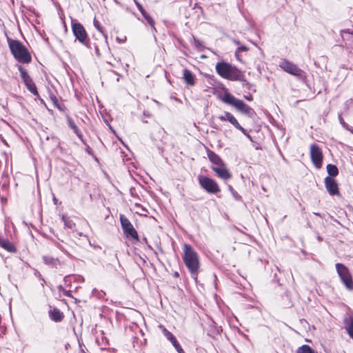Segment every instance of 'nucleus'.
Instances as JSON below:
<instances>
[{"mask_svg":"<svg viewBox=\"0 0 353 353\" xmlns=\"http://www.w3.org/2000/svg\"><path fill=\"white\" fill-rule=\"evenodd\" d=\"M183 260L192 278L196 280L200 267L199 257L196 252L189 244L183 245Z\"/></svg>","mask_w":353,"mask_h":353,"instance_id":"1","label":"nucleus"},{"mask_svg":"<svg viewBox=\"0 0 353 353\" xmlns=\"http://www.w3.org/2000/svg\"><path fill=\"white\" fill-rule=\"evenodd\" d=\"M8 45L14 57L21 63H28L31 61V56L27 48L17 40H8Z\"/></svg>","mask_w":353,"mask_h":353,"instance_id":"2","label":"nucleus"},{"mask_svg":"<svg viewBox=\"0 0 353 353\" xmlns=\"http://www.w3.org/2000/svg\"><path fill=\"white\" fill-rule=\"evenodd\" d=\"M216 71L222 78L230 81L240 80L243 76L242 73L236 67L225 62L217 63Z\"/></svg>","mask_w":353,"mask_h":353,"instance_id":"3","label":"nucleus"},{"mask_svg":"<svg viewBox=\"0 0 353 353\" xmlns=\"http://www.w3.org/2000/svg\"><path fill=\"white\" fill-rule=\"evenodd\" d=\"M221 100L223 102L232 105L238 111L241 112L243 114H247L248 116H251L254 113V110L252 108L247 105L243 101L236 99L231 94L226 92L222 97Z\"/></svg>","mask_w":353,"mask_h":353,"instance_id":"4","label":"nucleus"},{"mask_svg":"<svg viewBox=\"0 0 353 353\" xmlns=\"http://www.w3.org/2000/svg\"><path fill=\"white\" fill-rule=\"evenodd\" d=\"M335 267L337 274L345 288L349 291H353V276L348 268L340 263H336Z\"/></svg>","mask_w":353,"mask_h":353,"instance_id":"5","label":"nucleus"},{"mask_svg":"<svg viewBox=\"0 0 353 353\" xmlns=\"http://www.w3.org/2000/svg\"><path fill=\"white\" fill-rule=\"evenodd\" d=\"M279 66L283 71L297 78L303 79L305 76V73L303 70L287 59H284L281 62Z\"/></svg>","mask_w":353,"mask_h":353,"instance_id":"6","label":"nucleus"},{"mask_svg":"<svg viewBox=\"0 0 353 353\" xmlns=\"http://www.w3.org/2000/svg\"><path fill=\"white\" fill-rule=\"evenodd\" d=\"M72 30L76 39L83 45L88 46L89 38L84 27L77 21H72Z\"/></svg>","mask_w":353,"mask_h":353,"instance_id":"7","label":"nucleus"},{"mask_svg":"<svg viewBox=\"0 0 353 353\" xmlns=\"http://www.w3.org/2000/svg\"><path fill=\"white\" fill-rule=\"evenodd\" d=\"M199 183L202 188L210 194H216L220 192L217 183L211 178L205 176H199Z\"/></svg>","mask_w":353,"mask_h":353,"instance_id":"8","label":"nucleus"},{"mask_svg":"<svg viewBox=\"0 0 353 353\" xmlns=\"http://www.w3.org/2000/svg\"><path fill=\"white\" fill-rule=\"evenodd\" d=\"M310 150L312 162L317 169L321 168L323 159L321 149L317 144L313 143L310 145Z\"/></svg>","mask_w":353,"mask_h":353,"instance_id":"9","label":"nucleus"},{"mask_svg":"<svg viewBox=\"0 0 353 353\" xmlns=\"http://www.w3.org/2000/svg\"><path fill=\"white\" fill-rule=\"evenodd\" d=\"M120 221L121 227L123 230L124 234L127 237L130 236L136 241H139V236L137 232L133 227L131 222L124 215H120Z\"/></svg>","mask_w":353,"mask_h":353,"instance_id":"10","label":"nucleus"},{"mask_svg":"<svg viewBox=\"0 0 353 353\" xmlns=\"http://www.w3.org/2000/svg\"><path fill=\"white\" fill-rule=\"evenodd\" d=\"M18 70L20 72L21 77L26 85L27 89L32 93L35 96H38L39 93L37 92V87L32 81L30 76L28 74L26 69H24L21 65H18Z\"/></svg>","mask_w":353,"mask_h":353,"instance_id":"11","label":"nucleus"},{"mask_svg":"<svg viewBox=\"0 0 353 353\" xmlns=\"http://www.w3.org/2000/svg\"><path fill=\"white\" fill-rule=\"evenodd\" d=\"M325 186L330 196H341L338 183L333 177H325Z\"/></svg>","mask_w":353,"mask_h":353,"instance_id":"12","label":"nucleus"},{"mask_svg":"<svg viewBox=\"0 0 353 353\" xmlns=\"http://www.w3.org/2000/svg\"><path fill=\"white\" fill-rule=\"evenodd\" d=\"M218 118L222 121H229L236 128L241 130L245 135L250 137L249 134H247L246 130L239 123L238 121L231 113L226 112H225L224 115H221Z\"/></svg>","mask_w":353,"mask_h":353,"instance_id":"13","label":"nucleus"},{"mask_svg":"<svg viewBox=\"0 0 353 353\" xmlns=\"http://www.w3.org/2000/svg\"><path fill=\"white\" fill-rule=\"evenodd\" d=\"M212 170L216 172V175L219 178L222 179L227 180L231 178V174L224 163L221 164L219 166H212Z\"/></svg>","mask_w":353,"mask_h":353,"instance_id":"14","label":"nucleus"},{"mask_svg":"<svg viewBox=\"0 0 353 353\" xmlns=\"http://www.w3.org/2000/svg\"><path fill=\"white\" fill-rule=\"evenodd\" d=\"M183 79L185 83L189 86L192 87L196 83V78L194 74L188 69H184L183 70Z\"/></svg>","mask_w":353,"mask_h":353,"instance_id":"15","label":"nucleus"},{"mask_svg":"<svg viewBox=\"0 0 353 353\" xmlns=\"http://www.w3.org/2000/svg\"><path fill=\"white\" fill-rule=\"evenodd\" d=\"M43 263L52 268H58L61 265L62 263L58 258H54L49 255H45L43 256Z\"/></svg>","mask_w":353,"mask_h":353,"instance_id":"16","label":"nucleus"},{"mask_svg":"<svg viewBox=\"0 0 353 353\" xmlns=\"http://www.w3.org/2000/svg\"><path fill=\"white\" fill-rule=\"evenodd\" d=\"M0 246L9 252L14 253L17 252L15 246L6 239L0 237Z\"/></svg>","mask_w":353,"mask_h":353,"instance_id":"17","label":"nucleus"},{"mask_svg":"<svg viewBox=\"0 0 353 353\" xmlns=\"http://www.w3.org/2000/svg\"><path fill=\"white\" fill-rule=\"evenodd\" d=\"M208 157L209 160L213 164L212 166H219L221 164H223V162L221 159L214 152L211 150H208Z\"/></svg>","mask_w":353,"mask_h":353,"instance_id":"18","label":"nucleus"},{"mask_svg":"<svg viewBox=\"0 0 353 353\" xmlns=\"http://www.w3.org/2000/svg\"><path fill=\"white\" fill-rule=\"evenodd\" d=\"M49 315L50 319L55 322L61 321L63 318V313L61 312L60 310L57 308L50 310L49 312Z\"/></svg>","mask_w":353,"mask_h":353,"instance_id":"19","label":"nucleus"},{"mask_svg":"<svg viewBox=\"0 0 353 353\" xmlns=\"http://www.w3.org/2000/svg\"><path fill=\"white\" fill-rule=\"evenodd\" d=\"M160 328L162 330V332L163 333L165 338L171 342L172 345H175L179 342L177 341L175 336L170 332L168 331L165 327L161 325Z\"/></svg>","mask_w":353,"mask_h":353,"instance_id":"20","label":"nucleus"},{"mask_svg":"<svg viewBox=\"0 0 353 353\" xmlns=\"http://www.w3.org/2000/svg\"><path fill=\"white\" fill-rule=\"evenodd\" d=\"M67 121H68V125L73 130L74 132L77 134L78 138L79 139H81V141H83V135L79 130L77 126L75 125L73 120L70 117H68L67 118Z\"/></svg>","mask_w":353,"mask_h":353,"instance_id":"21","label":"nucleus"},{"mask_svg":"<svg viewBox=\"0 0 353 353\" xmlns=\"http://www.w3.org/2000/svg\"><path fill=\"white\" fill-rule=\"evenodd\" d=\"M327 172L329 174V176H336L339 174V170L338 168L333 164H328L327 165Z\"/></svg>","mask_w":353,"mask_h":353,"instance_id":"22","label":"nucleus"},{"mask_svg":"<svg viewBox=\"0 0 353 353\" xmlns=\"http://www.w3.org/2000/svg\"><path fill=\"white\" fill-rule=\"evenodd\" d=\"M345 329L349 336L353 339V317H350L346 323Z\"/></svg>","mask_w":353,"mask_h":353,"instance_id":"23","label":"nucleus"},{"mask_svg":"<svg viewBox=\"0 0 353 353\" xmlns=\"http://www.w3.org/2000/svg\"><path fill=\"white\" fill-rule=\"evenodd\" d=\"M296 353H316L315 351L311 348V347L308 345H303L299 347Z\"/></svg>","mask_w":353,"mask_h":353,"instance_id":"24","label":"nucleus"},{"mask_svg":"<svg viewBox=\"0 0 353 353\" xmlns=\"http://www.w3.org/2000/svg\"><path fill=\"white\" fill-rule=\"evenodd\" d=\"M62 221L64 223L65 226L68 228L72 229L75 225L74 223L72 220L67 218V216L65 215L62 216Z\"/></svg>","mask_w":353,"mask_h":353,"instance_id":"25","label":"nucleus"},{"mask_svg":"<svg viewBox=\"0 0 353 353\" xmlns=\"http://www.w3.org/2000/svg\"><path fill=\"white\" fill-rule=\"evenodd\" d=\"M143 17L145 18L149 25L154 28V21L152 19V18L147 12L143 13Z\"/></svg>","mask_w":353,"mask_h":353,"instance_id":"26","label":"nucleus"},{"mask_svg":"<svg viewBox=\"0 0 353 353\" xmlns=\"http://www.w3.org/2000/svg\"><path fill=\"white\" fill-rule=\"evenodd\" d=\"M247 50H248V48L245 46H239L237 50L235 52V54H236V57H237V59L239 60L240 59H239V52H243V51H247Z\"/></svg>","mask_w":353,"mask_h":353,"instance_id":"27","label":"nucleus"},{"mask_svg":"<svg viewBox=\"0 0 353 353\" xmlns=\"http://www.w3.org/2000/svg\"><path fill=\"white\" fill-rule=\"evenodd\" d=\"M93 23H94V26L96 28V29L102 33L103 32L102 27L101 26L99 21H97L96 19H94Z\"/></svg>","mask_w":353,"mask_h":353,"instance_id":"28","label":"nucleus"},{"mask_svg":"<svg viewBox=\"0 0 353 353\" xmlns=\"http://www.w3.org/2000/svg\"><path fill=\"white\" fill-rule=\"evenodd\" d=\"M92 294H93L94 296H99V298H101V297H103V295L105 294V293H104L103 292H98V290H94L92 291Z\"/></svg>","mask_w":353,"mask_h":353,"instance_id":"29","label":"nucleus"},{"mask_svg":"<svg viewBox=\"0 0 353 353\" xmlns=\"http://www.w3.org/2000/svg\"><path fill=\"white\" fill-rule=\"evenodd\" d=\"M176 350L178 352V353H185L183 348L181 347L180 344L178 343L175 345H174Z\"/></svg>","mask_w":353,"mask_h":353,"instance_id":"30","label":"nucleus"},{"mask_svg":"<svg viewBox=\"0 0 353 353\" xmlns=\"http://www.w3.org/2000/svg\"><path fill=\"white\" fill-rule=\"evenodd\" d=\"M137 8H138L139 10L141 12L142 15L143 14V13L146 12L145 11V10L143 9V8L140 4L137 3Z\"/></svg>","mask_w":353,"mask_h":353,"instance_id":"31","label":"nucleus"},{"mask_svg":"<svg viewBox=\"0 0 353 353\" xmlns=\"http://www.w3.org/2000/svg\"><path fill=\"white\" fill-rule=\"evenodd\" d=\"M146 210L144 209L143 208H141V211H137V212L140 214H145V213L146 212Z\"/></svg>","mask_w":353,"mask_h":353,"instance_id":"32","label":"nucleus"},{"mask_svg":"<svg viewBox=\"0 0 353 353\" xmlns=\"http://www.w3.org/2000/svg\"><path fill=\"white\" fill-rule=\"evenodd\" d=\"M245 98L248 100V101H252V95H248V96H245Z\"/></svg>","mask_w":353,"mask_h":353,"instance_id":"33","label":"nucleus"},{"mask_svg":"<svg viewBox=\"0 0 353 353\" xmlns=\"http://www.w3.org/2000/svg\"><path fill=\"white\" fill-rule=\"evenodd\" d=\"M135 206H136V207H137V208H140V209H139V211H141V208H142V207H141L140 205H139V204H136V205H135Z\"/></svg>","mask_w":353,"mask_h":353,"instance_id":"34","label":"nucleus"},{"mask_svg":"<svg viewBox=\"0 0 353 353\" xmlns=\"http://www.w3.org/2000/svg\"><path fill=\"white\" fill-rule=\"evenodd\" d=\"M59 248L62 250L63 252H65L62 246H58Z\"/></svg>","mask_w":353,"mask_h":353,"instance_id":"35","label":"nucleus"},{"mask_svg":"<svg viewBox=\"0 0 353 353\" xmlns=\"http://www.w3.org/2000/svg\"><path fill=\"white\" fill-rule=\"evenodd\" d=\"M57 200L56 197L54 196V197H53V201H54V203H57Z\"/></svg>","mask_w":353,"mask_h":353,"instance_id":"36","label":"nucleus"},{"mask_svg":"<svg viewBox=\"0 0 353 353\" xmlns=\"http://www.w3.org/2000/svg\"><path fill=\"white\" fill-rule=\"evenodd\" d=\"M196 46H200V45H201V44H200V43H199V41H196Z\"/></svg>","mask_w":353,"mask_h":353,"instance_id":"37","label":"nucleus"},{"mask_svg":"<svg viewBox=\"0 0 353 353\" xmlns=\"http://www.w3.org/2000/svg\"><path fill=\"white\" fill-rule=\"evenodd\" d=\"M343 32L349 33V31H348V30H343Z\"/></svg>","mask_w":353,"mask_h":353,"instance_id":"38","label":"nucleus"}]
</instances>
